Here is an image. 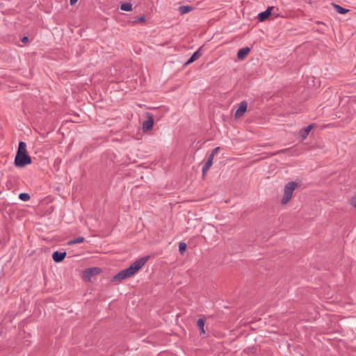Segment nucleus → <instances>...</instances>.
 Wrapping results in <instances>:
<instances>
[{"label": "nucleus", "mask_w": 356, "mask_h": 356, "mask_svg": "<svg viewBox=\"0 0 356 356\" xmlns=\"http://www.w3.org/2000/svg\"><path fill=\"white\" fill-rule=\"evenodd\" d=\"M148 257H144L134 261L129 268L124 269L113 276V282H120L135 275L147 261Z\"/></svg>", "instance_id": "1"}, {"label": "nucleus", "mask_w": 356, "mask_h": 356, "mask_svg": "<svg viewBox=\"0 0 356 356\" xmlns=\"http://www.w3.org/2000/svg\"><path fill=\"white\" fill-rule=\"evenodd\" d=\"M31 163V159L27 154L26 145L24 142H19L18 149L15 159V164L17 167H24Z\"/></svg>", "instance_id": "2"}, {"label": "nucleus", "mask_w": 356, "mask_h": 356, "mask_svg": "<svg viewBox=\"0 0 356 356\" xmlns=\"http://www.w3.org/2000/svg\"><path fill=\"white\" fill-rule=\"evenodd\" d=\"M297 187L298 183L296 181H290L285 185L283 197L281 201L282 204H286L291 200L293 191Z\"/></svg>", "instance_id": "3"}, {"label": "nucleus", "mask_w": 356, "mask_h": 356, "mask_svg": "<svg viewBox=\"0 0 356 356\" xmlns=\"http://www.w3.org/2000/svg\"><path fill=\"white\" fill-rule=\"evenodd\" d=\"M248 104L245 101H243L240 103L238 109L236 111L235 117L236 118H241L244 115L247 110Z\"/></svg>", "instance_id": "4"}, {"label": "nucleus", "mask_w": 356, "mask_h": 356, "mask_svg": "<svg viewBox=\"0 0 356 356\" xmlns=\"http://www.w3.org/2000/svg\"><path fill=\"white\" fill-rule=\"evenodd\" d=\"M154 125V119L152 115H148L147 119L143 122V129L144 131H149Z\"/></svg>", "instance_id": "5"}, {"label": "nucleus", "mask_w": 356, "mask_h": 356, "mask_svg": "<svg viewBox=\"0 0 356 356\" xmlns=\"http://www.w3.org/2000/svg\"><path fill=\"white\" fill-rule=\"evenodd\" d=\"M273 7H268L265 11L260 13L258 15V19L259 22L265 21L270 15Z\"/></svg>", "instance_id": "6"}, {"label": "nucleus", "mask_w": 356, "mask_h": 356, "mask_svg": "<svg viewBox=\"0 0 356 356\" xmlns=\"http://www.w3.org/2000/svg\"><path fill=\"white\" fill-rule=\"evenodd\" d=\"M65 252L56 251L52 254V259L55 262H60L65 259Z\"/></svg>", "instance_id": "7"}, {"label": "nucleus", "mask_w": 356, "mask_h": 356, "mask_svg": "<svg viewBox=\"0 0 356 356\" xmlns=\"http://www.w3.org/2000/svg\"><path fill=\"white\" fill-rule=\"evenodd\" d=\"M99 271L98 268H88L84 271L83 275L86 278L90 279L93 275L98 274Z\"/></svg>", "instance_id": "8"}, {"label": "nucleus", "mask_w": 356, "mask_h": 356, "mask_svg": "<svg viewBox=\"0 0 356 356\" xmlns=\"http://www.w3.org/2000/svg\"><path fill=\"white\" fill-rule=\"evenodd\" d=\"M312 128H313V125L312 124H309L307 127L302 129L300 131L299 134H300V136L302 137V138L303 140L307 138V136L309 135V134L311 131V130L312 129Z\"/></svg>", "instance_id": "9"}, {"label": "nucleus", "mask_w": 356, "mask_h": 356, "mask_svg": "<svg viewBox=\"0 0 356 356\" xmlns=\"http://www.w3.org/2000/svg\"><path fill=\"white\" fill-rule=\"evenodd\" d=\"M213 159L212 158V156H209L207 162L205 163V164L204 165V166L202 168V175H203V177L205 176V175L207 174V171L211 167V165L213 164Z\"/></svg>", "instance_id": "10"}, {"label": "nucleus", "mask_w": 356, "mask_h": 356, "mask_svg": "<svg viewBox=\"0 0 356 356\" xmlns=\"http://www.w3.org/2000/svg\"><path fill=\"white\" fill-rule=\"evenodd\" d=\"M250 49L248 47L240 49L237 53V58L239 60H243L250 52Z\"/></svg>", "instance_id": "11"}, {"label": "nucleus", "mask_w": 356, "mask_h": 356, "mask_svg": "<svg viewBox=\"0 0 356 356\" xmlns=\"http://www.w3.org/2000/svg\"><path fill=\"white\" fill-rule=\"evenodd\" d=\"M193 10V8L190 6H179L178 10L181 15L186 14Z\"/></svg>", "instance_id": "12"}, {"label": "nucleus", "mask_w": 356, "mask_h": 356, "mask_svg": "<svg viewBox=\"0 0 356 356\" xmlns=\"http://www.w3.org/2000/svg\"><path fill=\"white\" fill-rule=\"evenodd\" d=\"M200 56V54L199 51H196L193 54V55L191 56V58L188 60V61L185 63L186 65H188L193 62H194L195 60H197Z\"/></svg>", "instance_id": "13"}, {"label": "nucleus", "mask_w": 356, "mask_h": 356, "mask_svg": "<svg viewBox=\"0 0 356 356\" xmlns=\"http://www.w3.org/2000/svg\"><path fill=\"white\" fill-rule=\"evenodd\" d=\"M333 6L334 8L335 11L337 12L338 13L343 15V14H346V13H347L348 12V9H346V8L341 7L339 5L333 4Z\"/></svg>", "instance_id": "14"}, {"label": "nucleus", "mask_w": 356, "mask_h": 356, "mask_svg": "<svg viewBox=\"0 0 356 356\" xmlns=\"http://www.w3.org/2000/svg\"><path fill=\"white\" fill-rule=\"evenodd\" d=\"M84 241V238L83 236H79L74 240H71L68 241V245H74L77 243H81Z\"/></svg>", "instance_id": "15"}, {"label": "nucleus", "mask_w": 356, "mask_h": 356, "mask_svg": "<svg viewBox=\"0 0 356 356\" xmlns=\"http://www.w3.org/2000/svg\"><path fill=\"white\" fill-rule=\"evenodd\" d=\"M204 323H205V321L204 319H202V318H200L197 320V325L198 326V327L201 330V332L202 334H204L205 333V331H204Z\"/></svg>", "instance_id": "16"}, {"label": "nucleus", "mask_w": 356, "mask_h": 356, "mask_svg": "<svg viewBox=\"0 0 356 356\" xmlns=\"http://www.w3.org/2000/svg\"><path fill=\"white\" fill-rule=\"evenodd\" d=\"M120 9L124 11H131L132 10V6L129 3H124L121 5Z\"/></svg>", "instance_id": "17"}, {"label": "nucleus", "mask_w": 356, "mask_h": 356, "mask_svg": "<svg viewBox=\"0 0 356 356\" xmlns=\"http://www.w3.org/2000/svg\"><path fill=\"white\" fill-rule=\"evenodd\" d=\"M19 198L23 201H28L30 199V195L28 193H22L19 195Z\"/></svg>", "instance_id": "18"}, {"label": "nucleus", "mask_w": 356, "mask_h": 356, "mask_svg": "<svg viewBox=\"0 0 356 356\" xmlns=\"http://www.w3.org/2000/svg\"><path fill=\"white\" fill-rule=\"evenodd\" d=\"M186 248H187V246L185 243H184V242L180 243L179 245V250L180 253L183 254L186 251Z\"/></svg>", "instance_id": "19"}, {"label": "nucleus", "mask_w": 356, "mask_h": 356, "mask_svg": "<svg viewBox=\"0 0 356 356\" xmlns=\"http://www.w3.org/2000/svg\"><path fill=\"white\" fill-rule=\"evenodd\" d=\"M145 17L141 16V17H140L136 18V19L133 22V23H134V24H138V23L143 22H145Z\"/></svg>", "instance_id": "20"}, {"label": "nucleus", "mask_w": 356, "mask_h": 356, "mask_svg": "<svg viewBox=\"0 0 356 356\" xmlns=\"http://www.w3.org/2000/svg\"><path fill=\"white\" fill-rule=\"evenodd\" d=\"M219 149H220V147H218L214 148V149L212 150V152H211V154H210L209 156H212V158L213 159V158H214V156H215V155H216V154L218 153V152L219 151Z\"/></svg>", "instance_id": "21"}, {"label": "nucleus", "mask_w": 356, "mask_h": 356, "mask_svg": "<svg viewBox=\"0 0 356 356\" xmlns=\"http://www.w3.org/2000/svg\"><path fill=\"white\" fill-rule=\"evenodd\" d=\"M350 204L353 207L356 208V194L351 198Z\"/></svg>", "instance_id": "22"}, {"label": "nucleus", "mask_w": 356, "mask_h": 356, "mask_svg": "<svg viewBox=\"0 0 356 356\" xmlns=\"http://www.w3.org/2000/svg\"><path fill=\"white\" fill-rule=\"evenodd\" d=\"M28 40H29V39H28V37L25 36V37H23V38H22V42H26L28 41Z\"/></svg>", "instance_id": "23"}, {"label": "nucleus", "mask_w": 356, "mask_h": 356, "mask_svg": "<svg viewBox=\"0 0 356 356\" xmlns=\"http://www.w3.org/2000/svg\"><path fill=\"white\" fill-rule=\"evenodd\" d=\"M77 1H78V0H70L71 5L75 4Z\"/></svg>", "instance_id": "24"}]
</instances>
